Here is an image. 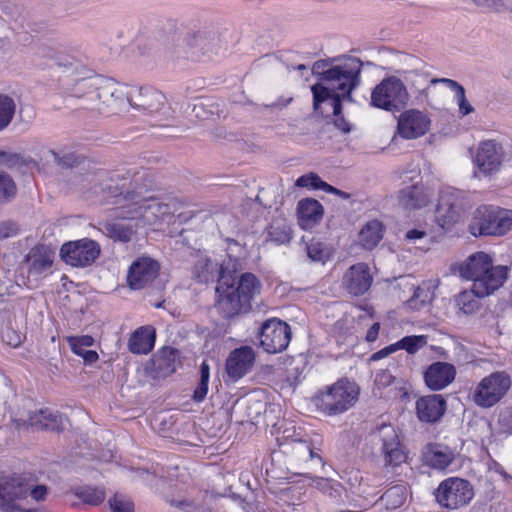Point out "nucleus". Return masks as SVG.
<instances>
[{
	"label": "nucleus",
	"instance_id": "1",
	"mask_svg": "<svg viewBox=\"0 0 512 512\" xmlns=\"http://www.w3.org/2000/svg\"><path fill=\"white\" fill-rule=\"evenodd\" d=\"M65 94L67 106L86 112L91 119L118 114L127 104L133 109L155 113L166 103L165 95L154 87H129L104 76L76 79Z\"/></svg>",
	"mask_w": 512,
	"mask_h": 512
},
{
	"label": "nucleus",
	"instance_id": "2",
	"mask_svg": "<svg viewBox=\"0 0 512 512\" xmlns=\"http://www.w3.org/2000/svg\"><path fill=\"white\" fill-rule=\"evenodd\" d=\"M143 174L135 169H127L100 175L93 193L99 196V202L115 206L117 218L137 220V227L155 225L168 214L169 209L137 187Z\"/></svg>",
	"mask_w": 512,
	"mask_h": 512
},
{
	"label": "nucleus",
	"instance_id": "3",
	"mask_svg": "<svg viewBox=\"0 0 512 512\" xmlns=\"http://www.w3.org/2000/svg\"><path fill=\"white\" fill-rule=\"evenodd\" d=\"M261 287L260 281L252 273L242 274L235 287V277L222 271L216 287L219 309L227 318L249 311L251 301L260 294Z\"/></svg>",
	"mask_w": 512,
	"mask_h": 512
},
{
	"label": "nucleus",
	"instance_id": "4",
	"mask_svg": "<svg viewBox=\"0 0 512 512\" xmlns=\"http://www.w3.org/2000/svg\"><path fill=\"white\" fill-rule=\"evenodd\" d=\"M459 273L462 278L472 281L479 297H489L507 281L509 268L494 265L491 256L485 252H476L460 265Z\"/></svg>",
	"mask_w": 512,
	"mask_h": 512
},
{
	"label": "nucleus",
	"instance_id": "5",
	"mask_svg": "<svg viewBox=\"0 0 512 512\" xmlns=\"http://www.w3.org/2000/svg\"><path fill=\"white\" fill-rule=\"evenodd\" d=\"M363 63L356 57H350L329 68L323 82H318L311 87L312 93H323L327 90L343 97L344 100L352 101L351 92L361 82L360 74Z\"/></svg>",
	"mask_w": 512,
	"mask_h": 512
},
{
	"label": "nucleus",
	"instance_id": "6",
	"mask_svg": "<svg viewBox=\"0 0 512 512\" xmlns=\"http://www.w3.org/2000/svg\"><path fill=\"white\" fill-rule=\"evenodd\" d=\"M512 228V210L480 206L474 212L469 231L474 236H502Z\"/></svg>",
	"mask_w": 512,
	"mask_h": 512
},
{
	"label": "nucleus",
	"instance_id": "7",
	"mask_svg": "<svg viewBox=\"0 0 512 512\" xmlns=\"http://www.w3.org/2000/svg\"><path fill=\"white\" fill-rule=\"evenodd\" d=\"M511 386L512 377L507 371H494L475 385L471 399L476 406L489 409L506 397Z\"/></svg>",
	"mask_w": 512,
	"mask_h": 512
},
{
	"label": "nucleus",
	"instance_id": "8",
	"mask_svg": "<svg viewBox=\"0 0 512 512\" xmlns=\"http://www.w3.org/2000/svg\"><path fill=\"white\" fill-rule=\"evenodd\" d=\"M400 190L397 194L399 205L407 210L420 209L428 204L430 191L422 184L421 171L412 167L401 171Z\"/></svg>",
	"mask_w": 512,
	"mask_h": 512
},
{
	"label": "nucleus",
	"instance_id": "9",
	"mask_svg": "<svg viewBox=\"0 0 512 512\" xmlns=\"http://www.w3.org/2000/svg\"><path fill=\"white\" fill-rule=\"evenodd\" d=\"M355 385L347 380H340L316 397L317 407L328 415L347 411L357 400Z\"/></svg>",
	"mask_w": 512,
	"mask_h": 512
},
{
	"label": "nucleus",
	"instance_id": "10",
	"mask_svg": "<svg viewBox=\"0 0 512 512\" xmlns=\"http://www.w3.org/2000/svg\"><path fill=\"white\" fill-rule=\"evenodd\" d=\"M475 496L473 485L460 477H449L440 482L435 491L437 503L445 509L457 510L471 503Z\"/></svg>",
	"mask_w": 512,
	"mask_h": 512
},
{
	"label": "nucleus",
	"instance_id": "11",
	"mask_svg": "<svg viewBox=\"0 0 512 512\" xmlns=\"http://www.w3.org/2000/svg\"><path fill=\"white\" fill-rule=\"evenodd\" d=\"M409 100L404 83L397 77L384 78L371 93V105L386 111H399Z\"/></svg>",
	"mask_w": 512,
	"mask_h": 512
},
{
	"label": "nucleus",
	"instance_id": "12",
	"mask_svg": "<svg viewBox=\"0 0 512 512\" xmlns=\"http://www.w3.org/2000/svg\"><path fill=\"white\" fill-rule=\"evenodd\" d=\"M371 437L375 444L380 445L385 466L396 467L406 461L407 454L394 426L382 423L371 432Z\"/></svg>",
	"mask_w": 512,
	"mask_h": 512
},
{
	"label": "nucleus",
	"instance_id": "13",
	"mask_svg": "<svg viewBox=\"0 0 512 512\" xmlns=\"http://www.w3.org/2000/svg\"><path fill=\"white\" fill-rule=\"evenodd\" d=\"M464 211V193L452 187L440 191L435 209V221L442 229H450Z\"/></svg>",
	"mask_w": 512,
	"mask_h": 512
},
{
	"label": "nucleus",
	"instance_id": "14",
	"mask_svg": "<svg viewBox=\"0 0 512 512\" xmlns=\"http://www.w3.org/2000/svg\"><path fill=\"white\" fill-rule=\"evenodd\" d=\"M291 334V328L286 322L270 318L261 325L260 344L267 353H280L288 347Z\"/></svg>",
	"mask_w": 512,
	"mask_h": 512
},
{
	"label": "nucleus",
	"instance_id": "15",
	"mask_svg": "<svg viewBox=\"0 0 512 512\" xmlns=\"http://www.w3.org/2000/svg\"><path fill=\"white\" fill-rule=\"evenodd\" d=\"M99 254L98 243L88 238L64 243L60 249L63 261L73 267L89 266L98 258Z\"/></svg>",
	"mask_w": 512,
	"mask_h": 512
},
{
	"label": "nucleus",
	"instance_id": "16",
	"mask_svg": "<svg viewBox=\"0 0 512 512\" xmlns=\"http://www.w3.org/2000/svg\"><path fill=\"white\" fill-rule=\"evenodd\" d=\"M54 251L45 245L33 247L25 256L23 266L27 271L29 282L36 284L52 273L54 263Z\"/></svg>",
	"mask_w": 512,
	"mask_h": 512
},
{
	"label": "nucleus",
	"instance_id": "17",
	"mask_svg": "<svg viewBox=\"0 0 512 512\" xmlns=\"http://www.w3.org/2000/svg\"><path fill=\"white\" fill-rule=\"evenodd\" d=\"M318 444L308 436L300 437L299 434H295L291 436V441L284 446V453L288 456L291 465L300 466L308 462H317L323 465L321 449Z\"/></svg>",
	"mask_w": 512,
	"mask_h": 512
},
{
	"label": "nucleus",
	"instance_id": "18",
	"mask_svg": "<svg viewBox=\"0 0 512 512\" xmlns=\"http://www.w3.org/2000/svg\"><path fill=\"white\" fill-rule=\"evenodd\" d=\"M503 156V148L499 143L493 140L481 142L474 156L477 167L475 176L487 177L496 174L502 165Z\"/></svg>",
	"mask_w": 512,
	"mask_h": 512
},
{
	"label": "nucleus",
	"instance_id": "19",
	"mask_svg": "<svg viewBox=\"0 0 512 512\" xmlns=\"http://www.w3.org/2000/svg\"><path fill=\"white\" fill-rule=\"evenodd\" d=\"M256 352L250 346H241L232 350L225 363L228 378L236 382L246 376L254 367Z\"/></svg>",
	"mask_w": 512,
	"mask_h": 512
},
{
	"label": "nucleus",
	"instance_id": "20",
	"mask_svg": "<svg viewBox=\"0 0 512 512\" xmlns=\"http://www.w3.org/2000/svg\"><path fill=\"white\" fill-rule=\"evenodd\" d=\"M159 271L160 265L156 260L147 256L139 257L128 270V284L134 290L142 289L154 281Z\"/></svg>",
	"mask_w": 512,
	"mask_h": 512
},
{
	"label": "nucleus",
	"instance_id": "21",
	"mask_svg": "<svg viewBox=\"0 0 512 512\" xmlns=\"http://www.w3.org/2000/svg\"><path fill=\"white\" fill-rule=\"evenodd\" d=\"M343 97L327 90L323 93L313 94V106L316 112L333 116L336 128H350L342 116Z\"/></svg>",
	"mask_w": 512,
	"mask_h": 512
},
{
	"label": "nucleus",
	"instance_id": "22",
	"mask_svg": "<svg viewBox=\"0 0 512 512\" xmlns=\"http://www.w3.org/2000/svg\"><path fill=\"white\" fill-rule=\"evenodd\" d=\"M373 277L365 263H357L347 269L342 284L345 290L353 296L365 294L371 287Z\"/></svg>",
	"mask_w": 512,
	"mask_h": 512
},
{
	"label": "nucleus",
	"instance_id": "23",
	"mask_svg": "<svg viewBox=\"0 0 512 512\" xmlns=\"http://www.w3.org/2000/svg\"><path fill=\"white\" fill-rule=\"evenodd\" d=\"M29 484L22 477L0 480V508L5 512L14 511V501L28 496Z\"/></svg>",
	"mask_w": 512,
	"mask_h": 512
},
{
	"label": "nucleus",
	"instance_id": "24",
	"mask_svg": "<svg viewBox=\"0 0 512 512\" xmlns=\"http://www.w3.org/2000/svg\"><path fill=\"white\" fill-rule=\"evenodd\" d=\"M456 376V368L447 362L432 363L424 373V380L432 391H439L450 385Z\"/></svg>",
	"mask_w": 512,
	"mask_h": 512
},
{
	"label": "nucleus",
	"instance_id": "25",
	"mask_svg": "<svg viewBox=\"0 0 512 512\" xmlns=\"http://www.w3.org/2000/svg\"><path fill=\"white\" fill-rule=\"evenodd\" d=\"M446 411V401L438 394L426 395L416 401V414L420 421L434 423Z\"/></svg>",
	"mask_w": 512,
	"mask_h": 512
},
{
	"label": "nucleus",
	"instance_id": "26",
	"mask_svg": "<svg viewBox=\"0 0 512 512\" xmlns=\"http://www.w3.org/2000/svg\"><path fill=\"white\" fill-rule=\"evenodd\" d=\"M65 418L58 412L51 409H39L31 412L24 424L37 430L60 431L64 428Z\"/></svg>",
	"mask_w": 512,
	"mask_h": 512
},
{
	"label": "nucleus",
	"instance_id": "27",
	"mask_svg": "<svg viewBox=\"0 0 512 512\" xmlns=\"http://www.w3.org/2000/svg\"><path fill=\"white\" fill-rule=\"evenodd\" d=\"M222 271H227L223 264L219 265L206 255H199L193 265L192 274L199 282L208 283L215 279L218 281Z\"/></svg>",
	"mask_w": 512,
	"mask_h": 512
},
{
	"label": "nucleus",
	"instance_id": "28",
	"mask_svg": "<svg viewBox=\"0 0 512 512\" xmlns=\"http://www.w3.org/2000/svg\"><path fill=\"white\" fill-rule=\"evenodd\" d=\"M297 212L300 226L308 230L322 219L323 206L317 200L307 198L298 203Z\"/></svg>",
	"mask_w": 512,
	"mask_h": 512
},
{
	"label": "nucleus",
	"instance_id": "29",
	"mask_svg": "<svg viewBox=\"0 0 512 512\" xmlns=\"http://www.w3.org/2000/svg\"><path fill=\"white\" fill-rule=\"evenodd\" d=\"M425 463L437 470L446 469L454 460L452 450L441 444H428L423 452Z\"/></svg>",
	"mask_w": 512,
	"mask_h": 512
},
{
	"label": "nucleus",
	"instance_id": "30",
	"mask_svg": "<svg viewBox=\"0 0 512 512\" xmlns=\"http://www.w3.org/2000/svg\"><path fill=\"white\" fill-rule=\"evenodd\" d=\"M98 229L107 237L119 242H129L137 231V226L116 220H104L98 223Z\"/></svg>",
	"mask_w": 512,
	"mask_h": 512
},
{
	"label": "nucleus",
	"instance_id": "31",
	"mask_svg": "<svg viewBox=\"0 0 512 512\" xmlns=\"http://www.w3.org/2000/svg\"><path fill=\"white\" fill-rule=\"evenodd\" d=\"M436 285L431 281H423L415 287L410 286L413 291L412 296L405 302V306L411 311H419L426 307L434 298V290Z\"/></svg>",
	"mask_w": 512,
	"mask_h": 512
},
{
	"label": "nucleus",
	"instance_id": "32",
	"mask_svg": "<svg viewBox=\"0 0 512 512\" xmlns=\"http://www.w3.org/2000/svg\"><path fill=\"white\" fill-rule=\"evenodd\" d=\"M154 342V328L151 326H142L129 338L128 348L133 354H147L152 350Z\"/></svg>",
	"mask_w": 512,
	"mask_h": 512
},
{
	"label": "nucleus",
	"instance_id": "33",
	"mask_svg": "<svg viewBox=\"0 0 512 512\" xmlns=\"http://www.w3.org/2000/svg\"><path fill=\"white\" fill-rule=\"evenodd\" d=\"M185 41L197 56L211 54L216 45L215 34L205 30L187 34Z\"/></svg>",
	"mask_w": 512,
	"mask_h": 512
},
{
	"label": "nucleus",
	"instance_id": "34",
	"mask_svg": "<svg viewBox=\"0 0 512 512\" xmlns=\"http://www.w3.org/2000/svg\"><path fill=\"white\" fill-rule=\"evenodd\" d=\"M72 352L83 358L86 364H93L98 360V354L94 350H87L94 343L93 337L89 335L73 336L68 339Z\"/></svg>",
	"mask_w": 512,
	"mask_h": 512
},
{
	"label": "nucleus",
	"instance_id": "35",
	"mask_svg": "<svg viewBox=\"0 0 512 512\" xmlns=\"http://www.w3.org/2000/svg\"><path fill=\"white\" fill-rule=\"evenodd\" d=\"M384 227L378 220L367 222L359 232V242L365 249H373L383 238Z\"/></svg>",
	"mask_w": 512,
	"mask_h": 512
},
{
	"label": "nucleus",
	"instance_id": "36",
	"mask_svg": "<svg viewBox=\"0 0 512 512\" xmlns=\"http://www.w3.org/2000/svg\"><path fill=\"white\" fill-rule=\"evenodd\" d=\"M292 238V230L285 219H276L266 230V241L277 245L288 243Z\"/></svg>",
	"mask_w": 512,
	"mask_h": 512
},
{
	"label": "nucleus",
	"instance_id": "37",
	"mask_svg": "<svg viewBox=\"0 0 512 512\" xmlns=\"http://www.w3.org/2000/svg\"><path fill=\"white\" fill-rule=\"evenodd\" d=\"M430 124L431 120L426 113L409 109L400 114L397 128H427Z\"/></svg>",
	"mask_w": 512,
	"mask_h": 512
},
{
	"label": "nucleus",
	"instance_id": "38",
	"mask_svg": "<svg viewBox=\"0 0 512 512\" xmlns=\"http://www.w3.org/2000/svg\"><path fill=\"white\" fill-rule=\"evenodd\" d=\"M480 297L474 292V287L470 290H464L455 296V304L460 312L465 315L476 313L480 308Z\"/></svg>",
	"mask_w": 512,
	"mask_h": 512
},
{
	"label": "nucleus",
	"instance_id": "39",
	"mask_svg": "<svg viewBox=\"0 0 512 512\" xmlns=\"http://www.w3.org/2000/svg\"><path fill=\"white\" fill-rule=\"evenodd\" d=\"M425 134V130H396L392 136L386 137L385 141L372 146L373 149L383 150L386 146L400 147L404 141L417 139Z\"/></svg>",
	"mask_w": 512,
	"mask_h": 512
},
{
	"label": "nucleus",
	"instance_id": "40",
	"mask_svg": "<svg viewBox=\"0 0 512 512\" xmlns=\"http://www.w3.org/2000/svg\"><path fill=\"white\" fill-rule=\"evenodd\" d=\"M397 351L402 349L408 354H415L428 344V336L426 335H410L405 336L396 343Z\"/></svg>",
	"mask_w": 512,
	"mask_h": 512
},
{
	"label": "nucleus",
	"instance_id": "41",
	"mask_svg": "<svg viewBox=\"0 0 512 512\" xmlns=\"http://www.w3.org/2000/svg\"><path fill=\"white\" fill-rule=\"evenodd\" d=\"M295 186L298 188H306L310 190L332 191V186L323 181L316 173L309 172L300 176L295 181Z\"/></svg>",
	"mask_w": 512,
	"mask_h": 512
},
{
	"label": "nucleus",
	"instance_id": "42",
	"mask_svg": "<svg viewBox=\"0 0 512 512\" xmlns=\"http://www.w3.org/2000/svg\"><path fill=\"white\" fill-rule=\"evenodd\" d=\"M16 110L14 100L4 94H0V128H6L12 121Z\"/></svg>",
	"mask_w": 512,
	"mask_h": 512
},
{
	"label": "nucleus",
	"instance_id": "43",
	"mask_svg": "<svg viewBox=\"0 0 512 512\" xmlns=\"http://www.w3.org/2000/svg\"><path fill=\"white\" fill-rule=\"evenodd\" d=\"M17 188L12 177L6 172L0 171V203H6L14 199Z\"/></svg>",
	"mask_w": 512,
	"mask_h": 512
},
{
	"label": "nucleus",
	"instance_id": "44",
	"mask_svg": "<svg viewBox=\"0 0 512 512\" xmlns=\"http://www.w3.org/2000/svg\"><path fill=\"white\" fill-rule=\"evenodd\" d=\"M75 495L78 496L83 503L94 506L102 503L105 499V493L102 489L91 487L80 488L75 492Z\"/></svg>",
	"mask_w": 512,
	"mask_h": 512
},
{
	"label": "nucleus",
	"instance_id": "45",
	"mask_svg": "<svg viewBox=\"0 0 512 512\" xmlns=\"http://www.w3.org/2000/svg\"><path fill=\"white\" fill-rule=\"evenodd\" d=\"M392 508L400 507L405 501V487L401 485L389 488L381 497Z\"/></svg>",
	"mask_w": 512,
	"mask_h": 512
},
{
	"label": "nucleus",
	"instance_id": "46",
	"mask_svg": "<svg viewBox=\"0 0 512 512\" xmlns=\"http://www.w3.org/2000/svg\"><path fill=\"white\" fill-rule=\"evenodd\" d=\"M315 487L333 498L340 496L342 488L339 483L323 477L315 479Z\"/></svg>",
	"mask_w": 512,
	"mask_h": 512
},
{
	"label": "nucleus",
	"instance_id": "47",
	"mask_svg": "<svg viewBox=\"0 0 512 512\" xmlns=\"http://www.w3.org/2000/svg\"><path fill=\"white\" fill-rule=\"evenodd\" d=\"M109 505L112 512H134V506L131 500L122 494H115L109 499Z\"/></svg>",
	"mask_w": 512,
	"mask_h": 512
},
{
	"label": "nucleus",
	"instance_id": "48",
	"mask_svg": "<svg viewBox=\"0 0 512 512\" xmlns=\"http://www.w3.org/2000/svg\"><path fill=\"white\" fill-rule=\"evenodd\" d=\"M170 505L175 512H206L201 506L188 499H172Z\"/></svg>",
	"mask_w": 512,
	"mask_h": 512
},
{
	"label": "nucleus",
	"instance_id": "49",
	"mask_svg": "<svg viewBox=\"0 0 512 512\" xmlns=\"http://www.w3.org/2000/svg\"><path fill=\"white\" fill-rule=\"evenodd\" d=\"M499 429L502 433L512 434V406L503 409L498 417Z\"/></svg>",
	"mask_w": 512,
	"mask_h": 512
},
{
	"label": "nucleus",
	"instance_id": "50",
	"mask_svg": "<svg viewBox=\"0 0 512 512\" xmlns=\"http://www.w3.org/2000/svg\"><path fill=\"white\" fill-rule=\"evenodd\" d=\"M195 116L201 120L212 119L216 112H218V106L214 104L199 103L194 106L193 109Z\"/></svg>",
	"mask_w": 512,
	"mask_h": 512
},
{
	"label": "nucleus",
	"instance_id": "51",
	"mask_svg": "<svg viewBox=\"0 0 512 512\" xmlns=\"http://www.w3.org/2000/svg\"><path fill=\"white\" fill-rule=\"evenodd\" d=\"M307 254L313 261H324L328 257V253L320 242H311L307 246Z\"/></svg>",
	"mask_w": 512,
	"mask_h": 512
},
{
	"label": "nucleus",
	"instance_id": "52",
	"mask_svg": "<svg viewBox=\"0 0 512 512\" xmlns=\"http://www.w3.org/2000/svg\"><path fill=\"white\" fill-rule=\"evenodd\" d=\"M395 376L388 369L379 370L375 375V386L384 389L395 381Z\"/></svg>",
	"mask_w": 512,
	"mask_h": 512
},
{
	"label": "nucleus",
	"instance_id": "53",
	"mask_svg": "<svg viewBox=\"0 0 512 512\" xmlns=\"http://www.w3.org/2000/svg\"><path fill=\"white\" fill-rule=\"evenodd\" d=\"M455 100L458 105V112L461 116H466L474 111V107L468 102L466 98L465 89L461 90L455 95Z\"/></svg>",
	"mask_w": 512,
	"mask_h": 512
},
{
	"label": "nucleus",
	"instance_id": "54",
	"mask_svg": "<svg viewBox=\"0 0 512 512\" xmlns=\"http://www.w3.org/2000/svg\"><path fill=\"white\" fill-rule=\"evenodd\" d=\"M332 66L330 60H318L312 66V74L318 77L319 82H323V78Z\"/></svg>",
	"mask_w": 512,
	"mask_h": 512
},
{
	"label": "nucleus",
	"instance_id": "55",
	"mask_svg": "<svg viewBox=\"0 0 512 512\" xmlns=\"http://www.w3.org/2000/svg\"><path fill=\"white\" fill-rule=\"evenodd\" d=\"M48 494V488L45 485H29L28 495L36 502L44 501Z\"/></svg>",
	"mask_w": 512,
	"mask_h": 512
},
{
	"label": "nucleus",
	"instance_id": "56",
	"mask_svg": "<svg viewBox=\"0 0 512 512\" xmlns=\"http://www.w3.org/2000/svg\"><path fill=\"white\" fill-rule=\"evenodd\" d=\"M436 83L444 84L446 87H448L449 89L454 91L455 95L464 89V87L461 84H459L457 81H455L453 79H449V78H433L431 80V84H436Z\"/></svg>",
	"mask_w": 512,
	"mask_h": 512
},
{
	"label": "nucleus",
	"instance_id": "57",
	"mask_svg": "<svg viewBox=\"0 0 512 512\" xmlns=\"http://www.w3.org/2000/svg\"><path fill=\"white\" fill-rule=\"evenodd\" d=\"M208 384H209V380L200 379V382H199L198 386L196 387L194 394H193V399L196 402H202L205 399V397L208 393Z\"/></svg>",
	"mask_w": 512,
	"mask_h": 512
},
{
	"label": "nucleus",
	"instance_id": "58",
	"mask_svg": "<svg viewBox=\"0 0 512 512\" xmlns=\"http://www.w3.org/2000/svg\"><path fill=\"white\" fill-rule=\"evenodd\" d=\"M397 351V347H396V344L393 343L389 346H386L384 348H382L381 350L373 353L371 356H370V361H378V360H381L385 357H387L388 355L394 353Z\"/></svg>",
	"mask_w": 512,
	"mask_h": 512
},
{
	"label": "nucleus",
	"instance_id": "59",
	"mask_svg": "<svg viewBox=\"0 0 512 512\" xmlns=\"http://www.w3.org/2000/svg\"><path fill=\"white\" fill-rule=\"evenodd\" d=\"M2 338L8 345L13 347H17L22 341L20 334L9 330L3 334Z\"/></svg>",
	"mask_w": 512,
	"mask_h": 512
},
{
	"label": "nucleus",
	"instance_id": "60",
	"mask_svg": "<svg viewBox=\"0 0 512 512\" xmlns=\"http://www.w3.org/2000/svg\"><path fill=\"white\" fill-rule=\"evenodd\" d=\"M54 156L58 164L64 167H72L77 162V157L73 153L65 154L63 157H59L58 154Z\"/></svg>",
	"mask_w": 512,
	"mask_h": 512
},
{
	"label": "nucleus",
	"instance_id": "61",
	"mask_svg": "<svg viewBox=\"0 0 512 512\" xmlns=\"http://www.w3.org/2000/svg\"><path fill=\"white\" fill-rule=\"evenodd\" d=\"M17 228L12 223H2L0 224V237L8 238L16 234Z\"/></svg>",
	"mask_w": 512,
	"mask_h": 512
},
{
	"label": "nucleus",
	"instance_id": "62",
	"mask_svg": "<svg viewBox=\"0 0 512 512\" xmlns=\"http://www.w3.org/2000/svg\"><path fill=\"white\" fill-rule=\"evenodd\" d=\"M379 330L380 324L378 322L374 323L367 331L365 339L368 342H374L378 337Z\"/></svg>",
	"mask_w": 512,
	"mask_h": 512
},
{
	"label": "nucleus",
	"instance_id": "63",
	"mask_svg": "<svg viewBox=\"0 0 512 512\" xmlns=\"http://www.w3.org/2000/svg\"><path fill=\"white\" fill-rule=\"evenodd\" d=\"M426 236V232L419 229H411L406 232L405 238L409 241H416Z\"/></svg>",
	"mask_w": 512,
	"mask_h": 512
},
{
	"label": "nucleus",
	"instance_id": "64",
	"mask_svg": "<svg viewBox=\"0 0 512 512\" xmlns=\"http://www.w3.org/2000/svg\"><path fill=\"white\" fill-rule=\"evenodd\" d=\"M479 6H486L498 10L502 6L501 0H473Z\"/></svg>",
	"mask_w": 512,
	"mask_h": 512
}]
</instances>
